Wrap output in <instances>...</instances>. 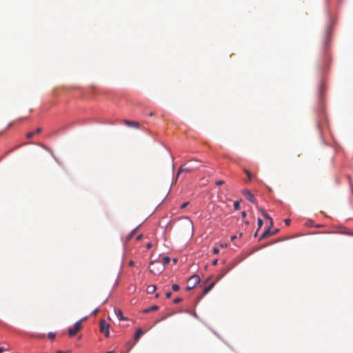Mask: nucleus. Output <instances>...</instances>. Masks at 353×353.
<instances>
[{
	"instance_id": "obj_27",
	"label": "nucleus",
	"mask_w": 353,
	"mask_h": 353,
	"mask_svg": "<svg viewBox=\"0 0 353 353\" xmlns=\"http://www.w3.org/2000/svg\"><path fill=\"white\" fill-rule=\"evenodd\" d=\"M171 296H172V293L170 292H168L165 293L166 298L169 299L171 297Z\"/></svg>"
},
{
	"instance_id": "obj_28",
	"label": "nucleus",
	"mask_w": 353,
	"mask_h": 353,
	"mask_svg": "<svg viewBox=\"0 0 353 353\" xmlns=\"http://www.w3.org/2000/svg\"><path fill=\"white\" fill-rule=\"evenodd\" d=\"M99 311V309H96V310H94L92 312V314H93V315H94V316H95V315H97V314H98Z\"/></svg>"
},
{
	"instance_id": "obj_30",
	"label": "nucleus",
	"mask_w": 353,
	"mask_h": 353,
	"mask_svg": "<svg viewBox=\"0 0 353 353\" xmlns=\"http://www.w3.org/2000/svg\"><path fill=\"white\" fill-rule=\"evenodd\" d=\"M6 349H5L3 347H0V353H2L3 352L6 351Z\"/></svg>"
},
{
	"instance_id": "obj_22",
	"label": "nucleus",
	"mask_w": 353,
	"mask_h": 353,
	"mask_svg": "<svg viewBox=\"0 0 353 353\" xmlns=\"http://www.w3.org/2000/svg\"><path fill=\"white\" fill-rule=\"evenodd\" d=\"M188 205H189V202L183 203L181 205V209H184V208H185Z\"/></svg>"
},
{
	"instance_id": "obj_10",
	"label": "nucleus",
	"mask_w": 353,
	"mask_h": 353,
	"mask_svg": "<svg viewBox=\"0 0 353 353\" xmlns=\"http://www.w3.org/2000/svg\"><path fill=\"white\" fill-rule=\"evenodd\" d=\"M157 290V288H156V285H150L147 287V292L149 293V294H152L155 292V290Z\"/></svg>"
},
{
	"instance_id": "obj_13",
	"label": "nucleus",
	"mask_w": 353,
	"mask_h": 353,
	"mask_svg": "<svg viewBox=\"0 0 353 353\" xmlns=\"http://www.w3.org/2000/svg\"><path fill=\"white\" fill-rule=\"evenodd\" d=\"M159 309V307L157 305H153L149 308L145 309L143 312V313H148L152 311H156Z\"/></svg>"
},
{
	"instance_id": "obj_33",
	"label": "nucleus",
	"mask_w": 353,
	"mask_h": 353,
	"mask_svg": "<svg viewBox=\"0 0 353 353\" xmlns=\"http://www.w3.org/2000/svg\"><path fill=\"white\" fill-rule=\"evenodd\" d=\"M217 262H218V260H217V259H216V260L213 261H212V265H216L217 264Z\"/></svg>"
},
{
	"instance_id": "obj_3",
	"label": "nucleus",
	"mask_w": 353,
	"mask_h": 353,
	"mask_svg": "<svg viewBox=\"0 0 353 353\" xmlns=\"http://www.w3.org/2000/svg\"><path fill=\"white\" fill-rule=\"evenodd\" d=\"M83 320V319L79 320L74 325L73 327L68 329V335L70 337L74 336L81 329V323Z\"/></svg>"
},
{
	"instance_id": "obj_25",
	"label": "nucleus",
	"mask_w": 353,
	"mask_h": 353,
	"mask_svg": "<svg viewBox=\"0 0 353 353\" xmlns=\"http://www.w3.org/2000/svg\"><path fill=\"white\" fill-rule=\"evenodd\" d=\"M219 252V248H213V253H214V254H217Z\"/></svg>"
},
{
	"instance_id": "obj_4",
	"label": "nucleus",
	"mask_w": 353,
	"mask_h": 353,
	"mask_svg": "<svg viewBox=\"0 0 353 353\" xmlns=\"http://www.w3.org/2000/svg\"><path fill=\"white\" fill-rule=\"evenodd\" d=\"M100 332L103 333L106 337L109 336V325L105 323L104 320H101L99 322Z\"/></svg>"
},
{
	"instance_id": "obj_14",
	"label": "nucleus",
	"mask_w": 353,
	"mask_h": 353,
	"mask_svg": "<svg viewBox=\"0 0 353 353\" xmlns=\"http://www.w3.org/2000/svg\"><path fill=\"white\" fill-rule=\"evenodd\" d=\"M243 171L248 176V179L245 181V182L251 181L252 179V175L251 172L247 169H244Z\"/></svg>"
},
{
	"instance_id": "obj_37",
	"label": "nucleus",
	"mask_w": 353,
	"mask_h": 353,
	"mask_svg": "<svg viewBox=\"0 0 353 353\" xmlns=\"http://www.w3.org/2000/svg\"><path fill=\"white\" fill-rule=\"evenodd\" d=\"M151 247V244L150 243H148V245H147V248H150Z\"/></svg>"
},
{
	"instance_id": "obj_38",
	"label": "nucleus",
	"mask_w": 353,
	"mask_h": 353,
	"mask_svg": "<svg viewBox=\"0 0 353 353\" xmlns=\"http://www.w3.org/2000/svg\"><path fill=\"white\" fill-rule=\"evenodd\" d=\"M149 115H150V116H153V115H154V113H153V112H150V113L149 114Z\"/></svg>"
},
{
	"instance_id": "obj_5",
	"label": "nucleus",
	"mask_w": 353,
	"mask_h": 353,
	"mask_svg": "<svg viewBox=\"0 0 353 353\" xmlns=\"http://www.w3.org/2000/svg\"><path fill=\"white\" fill-rule=\"evenodd\" d=\"M194 170V168H190V167H187L186 166V164H183L182 165L178 170V172H177V174H176V179H178V177L179 176V175L182 173V172H191Z\"/></svg>"
},
{
	"instance_id": "obj_9",
	"label": "nucleus",
	"mask_w": 353,
	"mask_h": 353,
	"mask_svg": "<svg viewBox=\"0 0 353 353\" xmlns=\"http://www.w3.org/2000/svg\"><path fill=\"white\" fill-rule=\"evenodd\" d=\"M42 129L41 128H38L35 131L29 132L26 134V137L28 139L32 138L34 134H39L41 132Z\"/></svg>"
},
{
	"instance_id": "obj_41",
	"label": "nucleus",
	"mask_w": 353,
	"mask_h": 353,
	"mask_svg": "<svg viewBox=\"0 0 353 353\" xmlns=\"http://www.w3.org/2000/svg\"><path fill=\"white\" fill-rule=\"evenodd\" d=\"M154 263V262L152 261V262L150 263V265H153Z\"/></svg>"
},
{
	"instance_id": "obj_2",
	"label": "nucleus",
	"mask_w": 353,
	"mask_h": 353,
	"mask_svg": "<svg viewBox=\"0 0 353 353\" xmlns=\"http://www.w3.org/2000/svg\"><path fill=\"white\" fill-rule=\"evenodd\" d=\"M200 282V278L198 275L194 274L188 279V285L186 287V290L189 291L193 289L196 284Z\"/></svg>"
},
{
	"instance_id": "obj_34",
	"label": "nucleus",
	"mask_w": 353,
	"mask_h": 353,
	"mask_svg": "<svg viewBox=\"0 0 353 353\" xmlns=\"http://www.w3.org/2000/svg\"><path fill=\"white\" fill-rule=\"evenodd\" d=\"M236 236H235V235H234V236H231V241H234V239H236Z\"/></svg>"
},
{
	"instance_id": "obj_7",
	"label": "nucleus",
	"mask_w": 353,
	"mask_h": 353,
	"mask_svg": "<svg viewBox=\"0 0 353 353\" xmlns=\"http://www.w3.org/2000/svg\"><path fill=\"white\" fill-rule=\"evenodd\" d=\"M124 123L129 127H133V128H139V123L137 121H128V120H125Z\"/></svg>"
},
{
	"instance_id": "obj_26",
	"label": "nucleus",
	"mask_w": 353,
	"mask_h": 353,
	"mask_svg": "<svg viewBox=\"0 0 353 353\" xmlns=\"http://www.w3.org/2000/svg\"><path fill=\"white\" fill-rule=\"evenodd\" d=\"M223 183H224V181H217L216 182V185H218V186H219V185H223Z\"/></svg>"
},
{
	"instance_id": "obj_15",
	"label": "nucleus",
	"mask_w": 353,
	"mask_h": 353,
	"mask_svg": "<svg viewBox=\"0 0 353 353\" xmlns=\"http://www.w3.org/2000/svg\"><path fill=\"white\" fill-rule=\"evenodd\" d=\"M170 259L168 256H165L161 260V263H162L163 267L167 265L170 263Z\"/></svg>"
},
{
	"instance_id": "obj_39",
	"label": "nucleus",
	"mask_w": 353,
	"mask_h": 353,
	"mask_svg": "<svg viewBox=\"0 0 353 353\" xmlns=\"http://www.w3.org/2000/svg\"><path fill=\"white\" fill-rule=\"evenodd\" d=\"M106 353H114V351H109V352H108Z\"/></svg>"
},
{
	"instance_id": "obj_11",
	"label": "nucleus",
	"mask_w": 353,
	"mask_h": 353,
	"mask_svg": "<svg viewBox=\"0 0 353 353\" xmlns=\"http://www.w3.org/2000/svg\"><path fill=\"white\" fill-rule=\"evenodd\" d=\"M143 334V332L141 329H138L134 335V340L138 341L139 338Z\"/></svg>"
},
{
	"instance_id": "obj_40",
	"label": "nucleus",
	"mask_w": 353,
	"mask_h": 353,
	"mask_svg": "<svg viewBox=\"0 0 353 353\" xmlns=\"http://www.w3.org/2000/svg\"><path fill=\"white\" fill-rule=\"evenodd\" d=\"M278 232V229L275 230L273 232H275V234Z\"/></svg>"
},
{
	"instance_id": "obj_20",
	"label": "nucleus",
	"mask_w": 353,
	"mask_h": 353,
	"mask_svg": "<svg viewBox=\"0 0 353 353\" xmlns=\"http://www.w3.org/2000/svg\"><path fill=\"white\" fill-rule=\"evenodd\" d=\"M56 336V334L54 333H52V332H50L48 334V337L50 339H54Z\"/></svg>"
},
{
	"instance_id": "obj_16",
	"label": "nucleus",
	"mask_w": 353,
	"mask_h": 353,
	"mask_svg": "<svg viewBox=\"0 0 353 353\" xmlns=\"http://www.w3.org/2000/svg\"><path fill=\"white\" fill-rule=\"evenodd\" d=\"M137 229L133 230L126 237V241H129L135 234Z\"/></svg>"
},
{
	"instance_id": "obj_29",
	"label": "nucleus",
	"mask_w": 353,
	"mask_h": 353,
	"mask_svg": "<svg viewBox=\"0 0 353 353\" xmlns=\"http://www.w3.org/2000/svg\"><path fill=\"white\" fill-rule=\"evenodd\" d=\"M142 237H143V235L142 234H139V235L137 236V241H140L142 239Z\"/></svg>"
},
{
	"instance_id": "obj_32",
	"label": "nucleus",
	"mask_w": 353,
	"mask_h": 353,
	"mask_svg": "<svg viewBox=\"0 0 353 353\" xmlns=\"http://www.w3.org/2000/svg\"><path fill=\"white\" fill-rule=\"evenodd\" d=\"M189 226H190L191 230L193 229V225H192V223L191 221H189Z\"/></svg>"
},
{
	"instance_id": "obj_23",
	"label": "nucleus",
	"mask_w": 353,
	"mask_h": 353,
	"mask_svg": "<svg viewBox=\"0 0 353 353\" xmlns=\"http://www.w3.org/2000/svg\"><path fill=\"white\" fill-rule=\"evenodd\" d=\"M181 301H182L181 298H176L174 299V303L176 304V303H180Z\"/></svg>"
},
{
	"instance_id": "obj_35",
	"label": "nucleus",
	"mask_w": 353,
	"mask_h": 353,
	"mask_svg": "<svg viewBox=\"0 0 353 353\" xmlns=\"http://www.w3.org/2000/svg\"><path fill=\"white\" fill-rule=\"evenodd\" d=\"M57 353H68L67 352L57 351Z\"/></svg>"
},
{
	"instance_id": "obj_17",
	"label": "nucleus",
	"mask_w": 353,
	"mask_h": 353,
	"mask_svg": "<svg viewBox=\"0 0 353 353\" xmlns=\"http://www.w3.org/2000/svg\"><path fill=\"white\" fill-rule=\"evenodd\" d=\"M240 206V201H236L234 203V208L235 210H238Z\"/></svg>"
},
{
	"instance_id": "obj_31",
	"label": "nucleus",
	"mask_w": 353,
	"mask_h": 353,
	"mask_svg": "<svg viewBox=\"0 0 353 353\" xmlns=\"http://www.w3.org/2000/svg\"><path fill=\"white\" fill-rule=\"evenodd\" d=\"M241 216H242V217H243V218H245V217L246 216V212H244V211H243V212H241Z\"/></svg>"
},
{
	"instance_id": "obj_19",
	"label": "nucleus",
	"mask_w": 353,
	"mask_h": 353,
	"mask_svg": "<svg viewBox=\"0 0 353 353\" xmlns=\"http://www.w3.org/2000/svg\"><path fill=\"white\" fill-rule=\"evenodd\" d=\"M263 216L265 219L270 220V224L272 225V219L268 214H264Z\"/></svg>"
},
{
	"instance_id": "obj_24",
	"label": "nucleus",
	"mask_w": 353,
	"mask_h": 353,
	"mask_svg": "<svg viewBox=\"0 0 353 353\" xmlns=\"http://www.w3.org/2000/svg\"><path fill=\"white\" fill-rule=\"evenodd\" d=\"M284 222H285V225L288 226L290 224L291 220L289 219H286L284 220Z\"/></svg>"
},
{
	"instance_id": "obj_18",
	"label": "nucleus",
	"mask_w": 353,
	"mask_h": 353,
	"mask_svg": "<svg viewBox=\"0 0 353 353\" xmlns=\"http://www.w3.org/2000/svg\"><path fill=\"white\" fill-rule=\"evenodd\" d=\"M172 289L174 292H177L178 290H179L180 287H179V285L178 284H173L172 286Z\"/></svg>"
},
{
	"instance_id": "obj_12",
	"label": "nucleus",
	"mask_w": 353,
	"mask_h": 353,
	"mask_svg": "<svg viewBox=\"0 0 353 353\" xmlns=\"http://www.w3.org/2000/svg\"><path fill=\"white\" fill-rule=\"evenodd\" d=\"M116 314H117V317L121 321H125V320H127V318H125V317H124L123 316V313H122V311L121 310H118L117 311H116Z\"/></svg>"
},
{
	"instance_id": "obj_1",
	"label": "nucleus",
	"mask_w": 353,
	"mask_h": 353,
	"mask_svg": "<svg viewBox=\"0 0 353 353\" xmlns=\"http://www.w3.org/2000/svg\"><path fill=\"white\" fill-rule=\"evenodd\" d=\"M229 270H230V268L222 269L220 271L219 274L216 276V281L212 282V283H210L208 286H206L203 288V294H206L207 293H208L212 289L216 281H219L223 276H225Z\"/></svg>"
},
{
	"instance_id": "obj_36",
	"label": "nucleus",
	"mask_w": 353,
	"mask_h": 353,
	"mask_svg": "<svg viewBox=\"0 0 353 353\" xmlns=\"http://www.w3.org/2000/svg\"><path fill=\"white\" fill-rule=\"evenodd\" d=\"M134 265V262L133 261H130V265L132 266Z\"/></svg>"
},
{
	"instance_id": "obj_21",
	"label": "nucleus",
	"mask_w": 353,
	"mask_h": 353,
	"mask_svg": "<svg viewBox=\"0 0 353 353\" xmlns=\"http://www.w3.org/2000/svg\"><path fill=\"white\" fill-rule=\"evenodd\" d=\"M257 223H258L259 228H261L263 225V220L260 218L258 219Z\"/></svg>"
},
{
	"instance_id": "obj_8",
	"label": "nucleus",
	"mask_w": 353,
	"mask_h": 353,
	"mask_svg": "<svg viewBox=\"0 0 353 353\" xmlns=\"http://www.w3.org/2000/svg\"><path fill=\"white\" fill-rule=\"evenodd\" d=\"M274 234H275V232H272L270 231V228H268L262 234L261 239L267 238V237L270 236Z\"/></svg>"
},
{
	"instance_id": "obj_6",
	"label": "nucleus",
	"mask_w": 353,
	"mask_h": 353,
	"mask_svg": "<svg viewBox=\"0 0 353 353\" xmlns=\"http://www.w3.org/2000/svg\"><path fill=\"white\" fill-rule=\"evenodd\" d=\"M243 195L245 196V197L248 200L250 201L251 203H255L256 202V199L254 196V195L248 190H244L243 191Z\"/></svg>"
}]
</instances>
